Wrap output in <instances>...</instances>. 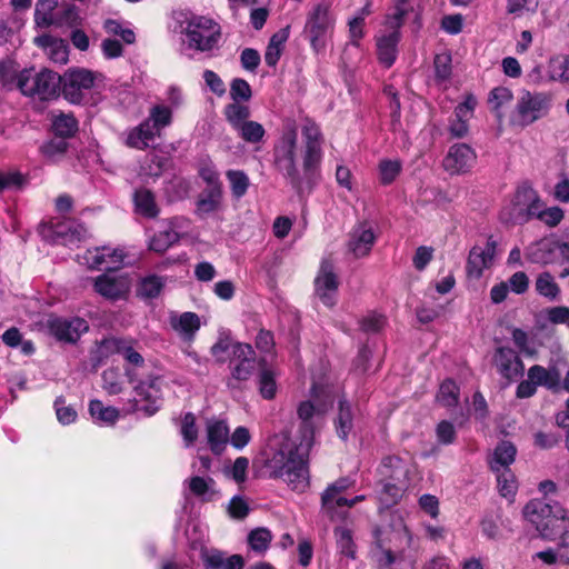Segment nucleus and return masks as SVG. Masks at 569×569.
Instances as JSON below:
<instances>
[{
	"label": "nucleus",
	"mask_w": 569,
	"mask_h": 569,
	"mask_svg": "<svg viewBox=\"0 0 569 569\" xmlns=\"http://www.w3.org/2000/svg\"><path fill=\"white\" fill-rule=\"evenodd\" d=\"M335 390L329 383L313 382L310 399L297 407L300 419L299 436L283 437L272 445L273 452L266 467L272 478H279L293 491L303 492L310 483L308 458L315 439V420L323 416L333 403Z\"/></svg>",
	"instance_id": "nucleus-1"
},
{
	"label": "nucleus",
	"mask_w": 569,
	"mask_h": 569,
	"mask_svg": "<svg viewBox=\"0 0 569 569\" xmlns=\"http://www.w3.org/2000/svg\"><path fill=\"white\" fill-rule=\"evenodd\" d=\"M302 143L293 121H287L273 144V164L293 188L311 176L322 161L323 136L317 123L306 120L301 127Z\"/></svg>",
	"instance_id": "nucleus-2"
},
{
	"label": "nucleus",
	"mask_w": 569,
	"mask_h": 569,
	"mask_svg": "<svg viewBox=\"0 0 569 569\" xmlns=\"http://www.w3.org/2000/svg\"><path fill=\"white\" fill-rule=\"evenodd\" d=\"M523 516L543 538L548 539L565 530L569 525L567 511L560 503H551L541 499L529 501L523 508Z\"/></svg>",
	"instance_id": "nucleus-3"
},
{
	"label": "nucleus",
	"mask_w": 569,
	"mask_h": 569,
	"mask_svg": "<svg viewBox=\"0 0 569 569\" xmlns=\"http://www.w3.org/2000/svg\"><path fill=\"white\" fill-rule=\"evenodd\" d=\"M376 551L375 557L381 566L392 565L398 555L411 545V535L398 518L392 525L378 528L375 531Z\"/></svg>",
	"instance_id": "nucleus-4"
},
{
	"label": "nucleus",
	"mask_w": 569,
	"mask_h": 569,
	"mask_svg": "<svg viewBox=\"0 0 569 569\" xmlns=\"http://www.w3.org/2000/svg\"><path fill=\"white\" fill-rule=\"evenodd\" d=\"M17 87L27 97L51 100L61 92L62 77L49 69H24L17 74Z\"/></svg>",
	"instance_id": "nucleus-5"
},
{
	"label": "nucleus",
	"mask_w": 569,
	"mask_h": 569,
	"mask_svg": "<svg viewBox=\"0 0 569 569\" xmlns=\"http://www.w3.org/2000/svg\"><path fill=\"white\" fill-rule=\"evenodd\" d=\"M551 108V96L546 92L522 90L512 109L509 122L516 128H526L546 117Z\"/></svg>",
	"instance_id": "nucleus-6"
},
{
	"label": "nucleus",
	"mask_w": 569,
	"mask_h": 569,
	"mask_svg": "<svg viewBox=\"0 0 569 569\" xmlns=\"http://www.w3.org/2000/svg\"><path fill=\"white\" fill-rule=\"evenodd\" d=\"M182 34L189 48L206 52L217 47L221 29L212 19L203 16H191L182 24Z\"/></svg>",
	"instance_id": "nucleus-7"
},
{
	"label": "nucleus",
	"mask_w": 569,
	"mask_h": 569,
	"mask_svg": "<svg viewBox=\"0 0 569 569\" xmlns=\"http://www.w3.org/2000/svg\"><path fill=\"white\" fill-rule=\"evenodd\" d=\"M71 232V199L68 194L57 198L54 214L39 226L41 238L53 244H67Z\"/></svg>",
	"instance_id": "nucleus-8"
},
{
	"label": "nucleus",
	"mask_w": 569,
	"mask_h": 569,
	"mask_svg": "<svg viewBox=\"0 0 569 569\" xmlns=\"http://www.w3.org/2000/svg\"><path fill=\"white\" fill-rule=\"evenodd\" d=\"M166 381L161 376H149L134 387V398L123 408L126 413L141 411L153 415L160 407Z\"/></svg>",
	"instance_id": "nucleus-9"
},
{
	"label": "nucleus",
	"mask_w": 569,
	"mask_h": 569,
	"mask_svg": "<svg viewBox=\"0 0 569 569\" xmlns=\"http://www.w3.org/2000/svg\"><path fill=\"white\" fill-rule=\"evenodd\" d=\"M104 87V76L84 68L73 69V104H96Z\"/></svg>",
	"instance_id": "nucleus-10"
},
{
	"label": "nucleus",
	"mask_w": 569,
	"mask_h": 569,
	"mask_svg": "<svg viewBox=\"0 0 569 569\" xmlns=\"http://www.w3.org/2000/svg\"><path fill=\"white\" fill-rule=\"evenodd\" d=\"M541 198L538 192L529 187H519L512 196L508 207L503 209L509 221H527L535 217L539 209Z\"/></svg>",
	"instance_id": "nucleus-11"
},
{
	"label": "nucleus",
	"mask_w": 569,
	"mask_h": 569,
	"mask_svg": "<svg viewBox=\"0 0 569 569\" xmlns=\"http://www.w3.org/2000/svg\"><path fill=\"white\" fill-rule=\"evenodd\" d=\"M77 256L79 262L90 269L116 270L123 264L127 254L122 248L101 247L87 249L83 254Z\"/></svg>",
	"instance_id": "nucleus-12"
},
{
	"label": "nucleus",
	"mask_w": 569,
	"mask_h": 569,
	"mask_svg": "<svg viewBox=\"0 0 569 569\" xmlns=\"http://www.w3.org/2000/svg\"><path fill=\"white\" fill-rule=\"evenodd\" d=\"M71 9L58 0H38L34 8V23L38 28L61 27L69 20Z\"/></svg>",
	"instance_id": "nucleus-13"
},
{
	"label": "nucleus",
	"mask_w": 569,
	"mask_h": 569,
	"mask_svg": "<svg viewBox=\"0 0 569 569\" xmlns=\"http://www.w3.org/2000/svg\"><path fill=\"white\" fill-rule=\"evenodd\" d=\"M333 24L330 7L327 3H319L310 11L305 31L308 34L311 46L318 50L323 46V38Z\"/></svg>",
	"instance_id": "nucleus-14"
},
{
	"label": "nucleus",
	"mask_w": 569,
	"mask_h": 569,
	"mask_svg": "<svg viewBox=\"0 0 569 569\" xmlns=\"http://www.w3.org/2000/svg\"><path fill=\"white\" fill-rule=\"evenodd\" d=\"M97 293L109 300L127 297L131 288V279L124 273H103L94 279Z\"/></svg>",
	"instance_id": "nucleus-15"
},
{
	"label": "nucleus",
	"mask_w": 569,
	"mask_h": 569,
	"mask_svg": "<svg viewBox=\"0 0 569 569\" xmlns=\"http://www.w3.org/2000/svg\"><path fill=\"white\" fill-rule=\"evenodd\" d=\"M338 288L339 280L333 264L329 261H322L315 279L316 296L323 305L332 307L336 303Z\"/></svg>",
	"instance_id": "nucleus-16"
},
{
	"label": "nucleus",
	"mask_w": 569,
	"mask_h": 569,
	"mask_svg": "<svg viewBox=\"0 0 569 569\" xmlns=\"http://www.w3.org/2000/svg\"><path fill=\"white\" fill-rule=\"evenodd\" d=\"M475 151L466 143H456L450 147L443 159V169L450 174L468 172L476 163Z\"/></svg>",
	"instance_id": "nucleus-17"
},
{
	"label": "nucleus",
	"mask_w": 569,
	"mask_h": 569,
	"mask_svg": "<svg viewBox=\"0 0 569 569\" xmlns=\"http://www.w3.org/2000/svg\"><path fill=\"white\" fill-rule=\"evenodd\" d=\"M496 247V241L489 238L485 246H476L470 250L467 263L469 277L478 279L493 264Z\"/></svg>",
	"instance_id": "nucleus-18"
},
{
	"label": "nucleus",
	"mask_w": 569,
	"mask_h": 569,
	"mask_svg": "<svg viewBox=\"0 0 569 569\" xmlns=\"http://www.w3.org/2000/svg\"><path fill=\"white\" fill-rule=\"evenodd\" d=\"M233 356L239 360L232 370L230 387L238 388L239 383L247 381L256 369L254 351L250 345L236 343L233 346Z\"/></svg>",
	"instance_id": "nucleus-19"
},
{
	"label": "nucleus",
	"mask_w": 569,
	"mask_h": 569,
	"mask_svg": "<svg viewBox=\"0 0 569 569\" xmlns=\"http://www.w3.org/2000/svg\"><path fill=\"white\" fill-rule=\"evenodd\" d=\"M411 465L399 457H387L380 466V473L393 481L392 488L397 490L406 488L410 482Z\"/></svg>",
	"instance_id": "nucleus-20"
},
{
	"label": "nucleus",
	"mask_w": 569,
	"mask_h": 569,
	"mask_svg": "<svg viewBox=\"0 0 569 569\" xmlns=\"http://www.w3.org/2000/svg\"><path fill=\"white\" fill-rule=\"evenodd\" d=\"M477 99L473 94H467L462 102L456 108L450 120L449 131L453 137L461 138L468 132V123L473 117L477 107Z\"/></svg>",
	"instance_id": "nucleus-21"
},
{
	"label": "nucleus",
	"mask_w": 569,
	"mask_h": 569,
	"mask_svg": "<svg viewBox=\"0 0 569 569\" xmlns=\"http://www.w3.org/2000/svg\"><path fill=\"white\" fill-rule=\"evenodd\" d=\"M376 241L375 230L369 222H360L350 233L349 251L357 258L369 254Z\"/></svg>",
	"instance_id": "nucleus-22"
},
{
	"label": "nucleus",
	"mask_w": 569,
	"mask_h": 569,
	"mask_svg": "<svg viewBox=\"0 0 569 569\" xmlns=\"http://www.w3.org/2000/svg\"><path fill=\"white\" fill-rule=\"evenodd\" d=\"M493 361L498 372L508 380L516 379L523 371L522 361L511 348H498Z\"/></svg>",
	"instance_id": "nucleus-23"
},
{
	"label": "nucleus",
	"mask_w": 569,
	"mask_h": 569,
	"mask_svg": "<svg viewBox=\"0 0 569 569\" xmlns=\"http://www.w3.org/2000/svg\"><path fill=\"white\" fill-rule=\"evenodd\" d=\"M102 349L109 353L121 355L127 362L136 367L143 365L142 356L133 348L131 340L122 338H107L102 341Z\"/></svg>",
	"instance_id": "nucleus-24"
},
{
	"label": "nucleus",
	"mask_w": 569,
	"mask_h": 569,
	"mask_svg": "<svg viewBox=\"0 0 569 569\" xmlns=\"http://www.w3.org/2000/svg\"><path fill=\"white\" fill-rule=\"evenodd\" d=\"M400 40V31L383 30L377 37V51L379 61L386 67H391L397 58V44Z\"/></svg>",
	"instance_id": "nucleus-25"
},
{
	"label": "nucleus",
	"mask_w": 569,
	"mask_h": 569,
	"mask_svg": "<svg viewBox=\"0 0 569 569\" xmlns=\"http://www.w3.org/2000/svg\"><path fill=\"white\" fill-rule=\"evenodd\" d=\"M191 495L203 502H210L218 498L219 490L216 481L209 476L194 475L184 480Z\"/></svg>",
	"instance_id": "nucleus-26"
},
{
	"label": "nucleus",
	"mask_w": 569,
	"mask_h": 569,
	"mask_svg": "<svg viewBox=\"0 0 569 569\" xmlns=\"http://www.w3.org/2000/svg\"><path fill=\"white\" fill-rule=\"evenodd\" d=\"M34 43L44 50L53 63L64 64L68 62L69 49L63 40L49 34H42L34 39Z\"/></svg>",
	"instance_id": "nucleus-27"
},
{
	"label": "nucleus",
	"mask_w": 569,
	"mask_h": 569,
	"mask_svg": "<svg viewBox=\"0 0 569 569\" xmlns=\"http://www.w3.org/2000/svg\"><path fill=\"white\" fill-rule=\"evenodd\" d=\"M201 558L207 569H243L244 566L241 556L232 555L224 558V555L216 549H202Z\"/></svg>",
	"instance_id": "nucleus-28"
},
{
	"label": "nucleus",
	"mask_w": 569,
	"mask_h": 569,
	"mask_svg": "<svg viewBox=\"0 0 569 569\" xmlns=\"http://www.w3.org/2000/svg\"><path fill=\"white\" fill-rule=\"evenodd\" d=\"M207 440L212 452L221 453L229 442V427L226 421L210 419L206 425Z\"/></svg>",
	"instance_id": "nucleus-29"
},
{
	"label": "nucleus",
	"mask_w": 569,
	"mask_h": 569,
	"mask_svg": "<svg viewBox=\"0 0 569 569\" xmlns=\"http://www.w3.org/2000/svg\"><path fill=\"white\" fill-rule=\"evenodd\" d=\"M170 325L173 330L183 339L192 340L196 332L200 329V318L194 312H183L170 317Z\"/></svg>",
	"instance_id": "nucleus-30"
},
{
	"label": "nucleus",
	"mask_w": 569,
	"mask_h": 569,
	"mask_svg": "<svg viewBox=\"0 0 569 569\" xmlns=\"http://www.w3.org/2000/svg\"><path fill=\"white\" fill-rule=\"evenodd\" d=\"M528 378L531 379L537 387L541 386L553 391L560 388V372L556 367L545 368L535 365L529 368Z\"/></svg>",
	"instance_id": "nucleus-31"
},
{
	"label": "nucleus",
	"mask_w": 569,
	"mask_h": 569,
	"mask_svg": "<svg viewBox=\"0 0 569 569\" xmlns=\"http://www.w3.org/2000/svg\"><path fill=\"white\" fill-rule=\"evenodd\" d=\"M517 449L510 441L500 442L492 455L490 460L491 469L495 472H500V470L509 469L510 465L513 463L516 459Z\"/></svg>",
	"instance_id": "nucleus-32"
},
{
	"label": "nucleus",
	"mask_w": 569,
	"mask_h": 569,
	"mask_svg": "<svg viewBox=\"0 0 569 569\" xmlns=\"http://www.w3.org/2000/svg\"><path fill=\"white\" fill-rule=\"evenodd\" d=\"M513 100V93L511 89L507 87H496L493 88L488 96V104L490 110L496 114L499 121L502 120L505 116V110L510 106Z\"/></svg>",
	"instance_id": "nucleus-33"
},
{
	"label": "nucleus",
	"mask_w": 569,
	"mask_h": 569,
	"mask_svg": "<svg viewBox=\"0 0 569 569\" xmlns=\"http://www.w3.org/2000/svg\"><path fill=\"white\" fill-rule=\"evenodd\" d=\"M158 134L150 120H146L128 133L127 144L132 148L144 149Z\"/></svg>",
	"instance_id": "nucleus-34"
},
{
	"label": "nucleus",
	"mask_w": 569,
	"mask_h": 569,
	"mask_svg": "<svg viewBox=\"0 0 569 569\" xmlns=\"http://www.w3.org/2000/svg\"><path fill=\"white\" fill-rule=\"evenodd\" d=\"M288 38L289 27L280 29L270 38L264 52V61L269 67H274L278 63Z\"/></svg>",
	"instance_id": "nucleus-35"
},
{
	"label": "nucleus",
	"mask_w": 569,
	"mask_h": 569,
	"mask_svg": "<svg viewBox=\"0 0 569 569\" xmlns=\"http://www.w3.org/2000/svg\"><path fill=\"white\" fill-rule=\"evenodd\" d=\"M136 212L146 218H156L159 214V207L154 194L148 189H139L134 193Z\"/></svg>",
	"instance_id": "nucleus-36"
},
{
	"label": "nucleus",
	"mask_w": 569,
	"mask_h": 569,
	"mask_svg": "<svg viewBox=\"0 0 569 569\" xmlns=\"http://www.w3.org/2000/svg\"><path fill=\"white\" fill-rule=\"evenodd\" d=\"M221 186L206 189L198 199L197 213L203 216L217 211L221 204Z\"/></svg>",
	"instance_id": "nucleus-37"
},
{
	"label": "nucleus",
	"mask_w": 569,
	"mask_h": 569,
	"mask_svg": "<svg viewBox=\"0 0 569 569\" xmlns=\"http://www.w3.org/2000/svg\"><path fill=\"white\" fill-rule=\"evenodd\" d=\"M42 327L48 331V333L56 337L61 341H70V330L71 325L68 320L61 319L54 315H49L43 318L41 322Z\"/></svg>",
	"instance_id": "nucleus-38"
},
{
	"label": "nucleus",
	"mask_w": 569,
	"mask_h": 569,
	"mask_svg": "<svg viewBox=\"0 0 569 569\" xmlns=\"http://www.w3.org/2000/svg\"><path fill=\"white\" fill-rule=\"evenodd\" d=\"M535 289L541 297L555 301L558 299L560 288L556 282L553 276L549 272H541L537 276L535 281Z\"/></svg>",
	"instance_id": "nucleus-39"
},
{
	"label": "nucleus",
	"mask_w": 569,
	"mask_h": 569,
	"mask_svg": "<svg viewBox=\"0 0 569 569\" xmlns=\"http://www.w3.org/2000/svg\"><path fill=\"white\" fill-rule=\"evenodd\" d=\"M89 411L92 419L100 425H113L120 416V411L118 409L104 406L99 400L90 402Z\"/></svg>",
	"instance_id": "nucleus-40"
},
{
	"label": "nucleus",
	"mask_w": 569,
	"mask_h": 569,
	"mask_svg": "<svg viewBox=\"0 0 569 569\" xmlns=\"http://www.w3.org/2000/svg\"><path fill=\"white\" fill-rule=\"evenodd\" d=\"M178 242V233L174 230H168L163 227L162 230L149 239L148 248L157 253H163Z\"/></svg>",
	"instance_id": "nucleus-41"
},
{
	"label": "nucleus",
	"mask_w": 569,
	"mask_h": 569,
	"mask_svg": "<svg viewBox=\"0 0 569 569\" xmlns=\"http://www.w3.org/2000/svg\"><path fill=\"white\" fill-rule=\"evenodd\" d=\"M548 77L552 81L569 83V56L551 58L548 62Z\"/></svg>",
	"instance_id": "nucleus-42"
},
{
	"label": "nucleus",
	"mask_w": 569,
	"mask_h": 569,
	"mask_svg": "<svg viewBox=\"0 0 569 569\" xmlns=\"http://www.w3.org/2000/svg\"><path fill=\"white\" fill-rule=\"evenodd\" d=\"M69 148V140L66 137L54 136L50 141L42 144L40 150L43 157L49 161L56 162L60 160Z\"/></svg>",
	"instance_id": "nucleus-43"
},
{
	"label": "nucleus",
	"mask_w": 569,
	"mask_h": 569,
	"mask_svg": "<svg viewBox=\"0 0 569 569\" xmlns=\"http://www.w3.org/2000/svg\"><path fill=\"white\" fill-rule=\"evenodd\" d=\"M511 337L515 346L520 353L527 357H535L538 353V346L535 337L519 328L511 330Z\"/></svg>",
	"instance_id": "nucleus-44"
},
{
	"label": "nucleus",
	"mask_w": 569,
	"mask_h": 569,
	"mask_svg": "<svg viewBox=\"0 0 569 569\" xmlns=\"http://www.w3.org/2000/svg\"><path fill=\"white\" fill-rule=\"evenodd\" d=\"M402 162L399 159H381L378 163V178L381 184L392 183L400 174Z\"/></svg>",
	"instance_id": "nucleus-45"
},
{
	"label": "nucleus",
	"mask_w": 569,
	"mask_h": 569,
	"mask_svg": "<svg viewBox=\"0 0 569 569\" xmlns=\"http://www.w3.org/2000/svg\"><path fill=\"white\" fill-rule=\"evenodd\" d=\"M336 429L338 436L345 440L352 430V412L351 407L346 401L339 402V412L336 420Z\"/></svg>",
	"instance_id": "nucleus-46"
},
{
	"label": "nucleus",
	"mask_w": 569,
	"mask_h": 569,
	"mask_svg": "<svg viewBox=\"0 0 569 569\" xmlns=\"http://www.w3.org/2000/svg\"><path fill=\"white\" fill-rule=\"evenodd\" d=\"M498 489L501 496L512 499L517 492L518 483L515 475L510 469L500 470L496 472Z\"/></svg>",
	"instance_id": "nucleus-47"
},
{
	"label": "nucleus",
	"mask_w": 569,
	"mask_h": 569,
	"mask_svg": "<svg viewBox=\"0 0 569 569\" xmlns=\"http://www.w3.org/2000/svg\"><path fill=\"white\" fill-rule=\"evenodd\" d=\"M151 126L159 133L161 129L169 126L172 120V112L170 107L157 104L151 108L149 118Z\"/></svg>",
	"instance_id": "nucleus-48"
},
{
	"label": "nucleus",
	"mask_w": 569,
	"mask_h": 569,
	"mask_svg": "<svg viewBox=\"0 0 569 569\" xmlns=\"http://www.w3.org/2000/svg\"><path fill=\"white\" fill-rule=\"evenodd\" d=\"M239 136L249 143H259L263 140L266 130L263 126L257 121H247L238 130Z\"/></svg>",
	"instance_id": "nucleus-49"
},
{
	"label": "nucleus",
	"mask_w": 569,
	"mask_h": 569,
	"mask_svg": "<svg viewBox=\"0 0 569 569\" xmlns=\"http://www.w3.org/2000/svg\"><path fill=\"white\" fill-rule=\"evenodd\" d=\"M533 218L539 219L549 227H556L563 219V210L557 206L547 208L545 202L541 200L539 209Z\"/></svg>",
	"instance_id": "nucleus-50"
},
{
	"label": "nucleus",
	"mask_w": 569,
	"mask_h": 569,
	"mask_svg": "<svg viewBox=\"0 0 569 569\" xmlns=\"http://www.w3.org/2000/svg\"><path fill=\"white\" fill-rule=\"evenodd\" d=\"M459 389L452 380H446L440 386L437 400L447 408L455 407L458 403Z\"/></svg>",
	"instance_id": "nucleus-51"
},
{
	"label": "nucleus",
	"mask_w": 569,
	"mask_h": 569,
	"mask_svg": "<svg viewBox=\"0 0 569 569\" xmlns=\"http://www.w3.org/2000/svg\"><path fill=\"white\" fill-rule=\"evenodd\" d=\"M226 118L233 127L234 130H238L243 123L249 121L250 110L247 106H242L239 103L229 104L226 108Z\"/></svg>",
	"instance_id": "nucleus-52"
},
{
	"label": "nucleus",
	"mask_w": 569,
	"mask_h": 569,
	"mask_svg": "<svg viewBox=\"0 0 569 569\" xmlns=\"http://www.w3.org/2000/svg\"><path fill=\"white\" fill-rule=\"evenodd\" d=\"M103 28L108 34L120 37L127 44H132L136 41L134 32L118 20H106Z\"/></svg>",
	"instance_id": "nucleus-53"
},
{
	"label": "nucleus",
	"mask_w": 569,
	"mask_h": 569,
	"mask_svg": "<svg viewBox=\"0 0 569 569\" xmlns=\"http://www.w3.org/2000/svg\"><path fill=\"white\" fill-rule=\"evenodd\" d=\"M408 13L407 0H397L392 13L386 16L385 29L398 30L403 23L405 16Z\"/></svg>",
	"instance_id": "nucleus-54"
},
{
	"label": "nucleus",
	"mask_w": 569,
	"mask_h": 569,
	"mask_svg": "<svg viewBox=\"0 0 569 569\" xmlns=\"http://www.w3.org/2000/svg\"><path fill=\"white\" fill-rule=\"evenodd\" d=\"M102 388L109 395H118L123 389L122 375L118 369L110 368L104 370L102 373Z\"/></svg>",
	"instance_id": "nucleus-55"
},
{
	"label": "nucleus",
	"mask_w": 569,
	"mask_h": 569,
	"mask_svg": "<svg viewBox=\"0 0 569 569\" xmlns=\"http://www.w3.org/2000/svg\"><path fill=\"white\" fill-rule=\"evenodd\" d=\"M272 539L271 532L266 528H257L248 536V543L256 552H263L268 549Z\"/></svg>",
	"instance_id": "nucleus-56"
},
{
	"label": "nucleus",
	"mask_w": 569,
	"mask_h": 569,
	"mask_svg": "<svg viewBox=\"0 0 569 569\" xmlns=\"http://www.w3.org/2000/svg\"><path fill=\"white\" fill-rule=\"evenodd\" d=\"M259 392L264 399H272L277 393V383L274 373L271 370L263 369L258 377Z\"/></svg>",
	"instance_id": "nucleus-57"
},
{
	"label": "nucleus",
	"mask_w": 569,
	"mask_h": 569,
	"mask_svg": "<svg viewBox=\"0 0 569 569\" xmlns=\"http://www.w3.org/2000/svg\"><path fill=\"white\" fill-rule=\"evenodd\" d=\"M227 178L230 182L231 191L236 198H241L249 187V179L243 171L229 170Z\"/></svg>",
	"instance_id": "nucleus-58"
},
{
	"label": "nucleus",
	"mask_w": 569,
	"mask_h": 569,
	"mask_svg": "<svg viewBox=\"0 0 569 569\" xmlns=\"http://www.w3.org/2000/svg\"><path fill=\"white\" fill-rule=\"evenodd\" d=\"M164 280L159 276H149L144 278L139 287V293L146 298H156L161 292Z\"/></svg>",
	"instance_id": "nucleus-59"
},
{
	"label": "nucleus",
	"mask_w": 569,
	"mask_h": 569,
	"mask_svg": "<svg viewBox=\"0 0 569 569\" xmlns=\"http://www.w3.org/2000/svg\"><path fill=\"white\" fill-rule=\"evenodd\" d=\"M180 432L187 447L194 443L198 438V429L196 427V417L192 413H186L182 418Z\"/></svg>",
	"instance_id": "nucleus-60"
},
{
	"label": "nucleus",
	"mask_w": 569,
	"mask_h": 569,
	"mask_svg": "<svg viewBox=\"0 0 569 569\" xmlns=\"http://www.w3.org/2000/svg\"><path fill=\"white\" fill-rule=\"evenodd\" d=\"M24 184V177L17 171L0 172V192L18 190Z\"/></svg>",
	"instance_id": "nucleus-61"
},
{
	"label": "nucleus",
	"mask_w": 569,
	"mask_h": 569,
	"mask_svg": "<svg viewBox=\"0 0 569 569\" xmlns=\"http://www.w3.org/2000/svg\"><path fill=\"white\" fill-rule=\"evenodd\" d=\"M505 282L508 283V288L511 292L516 295H523L529 289L530 280L526 272L517 271L512 273Z\"/></svg>",
	"instance_id": "nucleus-62"
},
{
	"label": "nucleus",
	"mask_w": 569,
	"mask_h": 569,
	"mask_svg": "<svg viewBox=\"0 0 569 569\" xmlns=\"http://www.w3.org/2000/svg\"><path fill=\"white\" fill-rule=\"evenodd\" d=\"M456 428L447 420L440 421L436 427V437L441 445H451L456 440Z\"/></svg>",
	"instance_id": "nucleus-63"
},
{
	"label": "nucleus",
	"mask_w": 569,
	"mask_h": 569,
	"mask_svg": "<svg viewBox=\"0 0 569 569\" xmlns=\"http://www.w3.org/2000/svg\"><path fill=\"white\" fill-rule=\"evenodd\" d=\"M547 319L553 325H566L569 327V308L552 307L547 310Z\"/></svg>",
	"instance_id": "nucleus-64"
}]
</instances>
